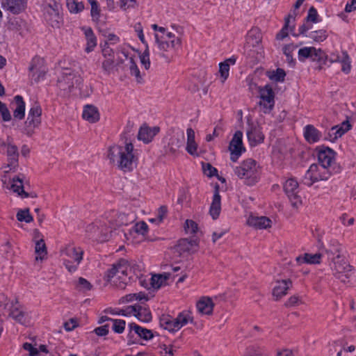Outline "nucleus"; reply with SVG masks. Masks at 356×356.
Segmentation results:
<instances>
[{"label":"nucleus","mask_w":356,"mask_h":356,"mask_svg":"<svg viewBox=\"0 0 356 356\" xmlns=\"http://www.w3.org/2000/svg\"><path fill=\"white\" fill-rule=\"evenodd\" d=\"M107 158L111 163L124 172L132 171L138 161L136 150L134 149L132 143L127 140L124 145L109 147Z\"/></svg>","instance_id":"obj_1"},{"label":"nucleus","mask_w":356,"mask_h":356,"mask_svg":"<svg viewBox=\"0 0 356 356\" xmlns=\"http://www.w3.org/2000/svg\"><path fill=\"white\" fill-rule=\"evenodd\" d=\"M105 278L106 282L124 289L131 281L136 280L138 276L130 263L127 259H120L107 270Z\"/></svg>","instance_id":"obj_2"},{"label":"nucleus","mask_w":356,"mask_h":356,"mask_svg":"<svg viewBox=\"0 0 356 356\" xmlns=\"http://www.w3.org/2000/svg\"><path fill=\"white\" fill-rule=\"evenodd\" d=\"M235 175L241 179H244L245 184L253 186L260 178L259 167L257 162L248 159L243 161L240 165L234 168Z\"/></svg>","instance_id":"obj_3"},{"label":"nucleus","mask_w":356,"mask_h":356,"mask_svg":"<svg viewBox=\"0 0 356 356\" xmlns=\"http://www.w3.org/2000/svg\"><path fill=\"white\" fill-rule=\"evenodd\" d=\"M63 264L70 272H74L83 259V251L81 248L67 245L60 250Z\"/></svg>","instance_id":"obj_4"},{"label":"nucleus","mask_w":356,"mask_h":356,"mask_svg":"<svg viewBox=\"0 0 356 356\" xmlns=\"http://www.w3.org/2000/svg\"><path fill=\"white\" fill-rule=\"evenodd\" d=\"M86 232L90 237L99 242L108 241L112 235L111 227L105 218L88 225Z\"/></svg>","instance_id":"obj_5"},{"label":"nucleus","mask_w":356,"mask_h":356,"mask_svg":"<svg viewBox=\"0 0 356 356\" xmlns=\"http://www.w3.org/2000/svg\"><path fill=\"white\" fill-rule=\"evenodd\" d=\"M319 166L322 170H326L331 175L339 170V167L335 162V152L330 147H323L318 152Z\"/></svg>","instance_id":"obj_6"},{"label":"nucleus","mask_w":356,"mask_h":356,"mask_svg":"<svg viewBox=\"0 0 356 356\" xmlns=\"http://www.w3.org/2000/svg\"><path fill=\"white\" fill-rule=\"evenodd\" d=\"M259 106L264 113H269L273 109L275 106V92L270 85L267 84L264 86L258 88Z\"/></svg>","instance_id":"obj_7"},{"label":"nucleus","mask_w":356,"mask_h":356,"mask_svg":"<svg viewBox=\"0 0 356 356\" xmlns=\"http://www.w3.org/2000/svg\"><path fill=\"white\" fill-rule=\"evenodd\" d=\"M82 78L74 71L66 69L60 77L58 78V85L60 90L70 92L72 90L81 84Z\"/></svg>","instance_id":"obj_8"},{"label":"nucleus","mask_w":356,"mask_h":356,"mask_svg":"<svg viewBox=\"0 0 356 356\" xmlns=\"http://www.w3.org/2000/svg\"><path fill=\"white\" fill-rule=\"evenodd\" d=\"M330 177L328 171L322 170L319 165L313 163L302 177V182L307 186H311L315 182L328 179Z\"/></svg>","instance_id":"obj_9"},{"label":"nucleus","mask_w":356,"mask_h":356,"mask_svg":"<svg viewBox=\"0 0 356 356\" xmlns=\"http://www.w3.org/2000/svg\"><path fill=\"white\" fill-rule=\"evenodd\" d=\"M155 40L159 49L163 52L178 49L181 45L180 38L175 37V35L170 32H168L165 35L156 33Z\"/></svg>","instance_id":"obj_10"},{"label":"nucleus","mask_w":356,"mask_h":356,"mask_svg":"<svg viewBox=\"0 0 356 356\" xmlns=\"http://www.w3.org/2000/svg\"><path fill=\"white\" fill-rule=\"evenodd\" d=\"M331 268L335 277L343 283L349 281L353 271V267L348 264L344 258L334 261Z\"/></svg>","instance_id":"obj_11"},{"label":"nucleus","mask_w":356,"mask_h":356,"mask_svg":"<svg viewBox=\"0 0 356 356\" xmlns=\"http://www.w3.org/2000/svg\"><path fill=\"white\" fill-rule=\"evenodd\" d=\"M41 114L42 109L38 105H34L29 110L24 129V132L27 136H31L33 134L35 128L40 124Z\"/></svg>","instance_id":"obj_12"},{"label":"nucleus","mask_w":356,"mask_h":356,"mask_svg":"<svg viewBox=\"0 0 356 356\" xmlns=\"http://www.w3.org/2000/svg\"><path fill=\"white\" fill-rule=\"evenodd\" d=\"M310 58L313 61H317L320 65L325 64L327 56L321 49L315 47H303L298 51V58L300 61H304L306 58ZM321 69V65L318 67Z\"/></svg>","instance_id":"obj_13"},{"label":"nucleus","mask_w":356,"mask_h":356,"mask_svg":"<svg viewBox=\"0 0 356 356\" xmlns=\"http://www.w3.org/2000/svg\"><path fill=\"white\" fill-rule=\"evenodd\" d=\"M284 191L291 205L298 208L302 204L301 197L299 195V185L294 179H289L284 184Z\"/></svg>","instance_id":"obj_14"},{"label":"nucleus","mask_w":356,"mask_h":356,"mask_svg":"<svg viewBox=\"0 0 356 356\" xmlns=\"http://www.w3.org/2000/svg\"><path fill=\"white\" fill-rule=\"evenodd\" d=\"M105 218L110 227H111L112 231L122 225H128L134 220L132 217L114 211H111Z\"/></svg>","instance_id":"obj_15"},{"label":"nucleus","mask_w":356,"mask_h":356,"mask_svg":"<svg viewBox=\"0 0 356 356\" xmlns=\"http://www.w3.org/2000/svg\"><path fill=\"white\" fill-rule=\"evenodd\" d=\"M242 137V132L237 131L235 132L229 143V149L231 152L230 159L234 162L236 161L242 152L245 151L243 147Z\"/></svg>","instance_id":"obj_16"},{"label":"nucleus","mask_w":356,"mask_h":356,"mask_svg":"<svg viewBox=\"0 0 356 356\" xmlns=\"http://www.w3.org/2000/svg\"><path fill=\"white\" fill-rule=\"evenodd\" d=\"M28 0H1L3 9L13 14L19 15L23 13L27 6Z\"/></svg>","instance_id":"obj_17"},{"label":"nucleus","mask_w":356,"mask_h":356,"mask_svg":"<svg viewBox=\"0 0 356 356\" xmlns=\"http://www.w3.org/2000/svg\"><path fill=\"white\" fill-rule=\"evenodd\" d=\"M247 136L251 146H256L264 142V135L258 124H248Z\"/></svg>","instance_id":"obj_18"},{"label":"nucleus","mask_w":356,"mask_h":356,"mask_svg":"<svg viewBox=\"0 0 356 356\" xmlns=\"http://www.w3.org/2000/svg\"><path fill=\"white\" fill-rule=\"evenodd\" d=\"M7 29L21 37L28 33L26 22L20 17H10L7 22Z\"/></svg>","instance_id":"obj_19"},{"label":"nucleus","mask_w":356,"mask_h":356,"mask_svg":"<svg viewBox=\"0 0 356 356\" xmlns=\"http://www.w3.org/2000/svg\"><path fill=\"white\" fill-rule=\"evenodd\" d=\"M324 252L327 259L331 260L332 263H334V261H339L343 259L341 255V244L336 239H332L330 241V242L324 247Z\"/></svg>","instance_id":"obj_20"},{"label":"nucleus","mask_w":356,"mask_h":356,"mask_svg":"<svg viewBox=\"0 0 356 356\" xmlns=\"http://www.w3.org/2000/svg\"><path fill=\"white\" fill-rule=\"evenodd\" d=\"M43 60L39 57H34L29 66V76L35 83L43 79L45 75V70L42 67Z\"/></svg>","instance_id":"obj_21"},{"label":"nucleus","mask_w":356,"mask_h":356,"mask_svg":"<svg viewBox=\"0 0 356 356\" xmlns=\"http://www.w3.org/2000/svg\"><path fill=\"white\" fill-rule=\"evenodd\" d=\"M10 140L11 138L8 136L7 138V156L8 161L7 167L11 170H15L18 165L19 152L17 147L12 144Z\"/></svg>","instance_id":"obj_22"},{"label":"nucleus","mask_w":356,"mask_h":356,"mask_svg":"<svg viewBox=\"0 0 356 356\" xmlns=\"http://www.w3.org/2000/svg\"><path fill=\"white\" fill-rule=\"evenodd\" d=\"M350 127L351 125L348 120L343 122L340 126H334L329 130L325 139L334 142L350 130Z\"/></svg>","instance_id":"obj_23"},{"label":"nucleus","mask_w":356,"mask_h":356,"mask_svg":"<svg viewBox=\"0 0 356 356\" xmlns=\"http://www.w3.org/2000/svg\"><path fill=\"white\" fill-rule=\"evenodd\" d=\"M197 246V241L196 239L181 238L178 241L176 245L174 247V250L179 255L183 254L185 252H190L193 250V248Z\"/></svg>","instance_id":"obj_24"},{"label":"nucleus","mask_w":356,"mask_h":356,"mask_svg":"<svg viewBox=\"0 0 356 356\" xmlns=\"http://www.w3.org/2000/svg\"><path fill=\"white\" fill-rule=\"evenodd\" d=\"M291 286L292 282L289 279L277 281L273 291V295L276 300L285 296Z\"/></svg>","instance_id":"obj_25"},{"label":"nucleus","mask_w":356,"mask_h":356,"mask_svg":"<svg viewBox=\"0 0 356 356\" xmlns=\"http://www.w3.org/2000/svg\"><path fill=\"white\" fill-rule=\"evenodd\" d=\"M221 210V198L219 194L218 186H216L213 196L212 202L210 206L209 213L213 220L218 218Z\"/></svg>","instance_id":"obj_26"},{"label":"nucleus","mask_w":356,"mask_h":356,"mask_svg":"<svg viewBox=\"0 0 356 356\" xmlns=\"http://www.w3.org/2000/svg\"><path fill=\"white\" fill-rule=\"evenodd\" d=\"M159 128L157 127L150 128L147 126H143L140 127L138 131V138L145 143H148L152 141V138L159 133Z\"/></svg>","instance_id":"obj_27"},{"label":"nucleus","mask_w":356,"mask_h":356,"mask_svg":"<svg viewBox=\"0 0 356 356\" xmlns=\"http://www.w3.org/2000/svg\"><path fill=\"white\" fill-rule=\"evenodd\" d=\"M197 311L202 314L210 315L213 312L214 303L209 297H202L196 305Z\"/></svg>","instance_id":"obj_28"},{"label":"nucleus","mask_w":356,"mask_h":356,"mask_svg":"<svg viewBox=\"0 0 356 356\" xmlns=\"http://www.w3.org/2000/svg\"><path fill=\"white\" fill-rule=\"evenodd\" d=\"M271 220L266 216H250L248 220V224L256 229H267L271 227Z\"/></svg>","instance_id":"obj_29"},{"label":"nucleus","mask_w":356,"mask_h":356,"mask_svg":"<svg viewBox=\"0 0 356 356\" xmlns=\"http://www.w3.org/2000/svg\"><path fill=\"white\" fill-rule=\"evenodd\" d=\"M81 29L86 39V47L85 50L88 53L91 52L97 46V38L90 27H82Z\"/></svg>","instance_id":"obj_30"},{"label":"nucleus","mask_w":356,"mask_h":356,"mask_svg":"<svg viewBox=\"0 0 356 356\" xmlns=\"http://www.w3.org/2000/svg\"><path fill=\"white\" fill-rule=\"evenodd\" d=\"M82 117L87 121L94 123L99 120V113L95 106L92 105H86L83 108Z\"/></svg>","instance_id":"obj_31"},{"label":"nucleus","mask_w":356,"mask_h":356,"mask_svg":"<svg viewBox=\"0 0 356 356\" xmlns=\"http://www.w3.org/2000/svg\"><path fill=\"white\" fill-rule=\"evenodd\" d=\"M184 134L181 132L180 134H177L172 136L168 145V151L171 154L176 153L178 149L183 146L184 143Z\"/></svg>","instance_id":"obj_32"},{"label":"nucleus","mask_w":356,"mask_h":356,"mask_svg":"<svg viewBox=\"0 0 356 356\" xmlns=\"http://www.w3.org/2000/svg\"><path fill=\"white\" fill-rule=\"evenodd\" d=\"M236 57L232 56L219 64V72L222 83H224L227 79L230 65H234L236 63Z\"/></svg>","instance_id":"obj_33"},{"label":"nucleus","mask_w":356,"mask_h":356,"mask_svg":"<svg viewBox=\"0 0 356 356\" xmlns=\"http://www.w3.org/2000/svg\"><path fill=\"white\" fill-rule=\"evenodd\" d=\"M187 145L186 151L192 156H197V145L195 140V131L192 128L187 129Z\"/></svg>","instance_id":"obj_34"},{"label":"nucleus","mask_w":356,"mask_h":356,"mask_svg":"<svg viewBox=\"0 0 356 356\" xmlns=\"http://www.w3.org/2000/svg\"><path fill=\"white\" fill-rule=\"evenodd\" d=\"M304 136L307 142L314 143L319 140L321 134L313 125L308 124L305 127Z\"/></svg>","instance_id":"obj_35"},{"label":"nucleus","mask_w":356,"mask_h":356,"mask_svg":"<svg viewBox=\"0 0 356 356\" xmlns=\"http://www.w3.org/2000/svg\"><path fill=\"white\" fill-rule=\"evenodd\" d=\"M323 254L316 253V254H308L305 253L303 255L299 256L296 257V261L299 264H319L321 262V258L323 256Z\"/></svg>","instance_id":"obj_36"},{"label":"nucleus","mask_w":356,"mask_h":356,"mask_svg":"<svg viewBox=\"0 0 356 356\" xmlns=\"http://www.w3.org/2000/svg\"><path fill=\"white\" fill-rule=\"evenodd\" d=\"M16 108L13 111L14 118L18 120H22L25 115V102L20 95L15 97Z\"/></svg>","instance_id":"obj_37"},{"label":"nucleus","mask_w":356,"mask_h":356,"mask_svg":"<svg viewBox=\"0 0 356 356\" xmlns=\"http://www.w3.org/2000/svg\"><path fill=\"white\" fill-rule=\"evenodd\" d=\"M10 189L22 197H29V194L24 191L23 181L19 177H14L10 185Z\"/></svg>","instance_id":"obj_38"},{"label":"nucleus","mask_w":356,"mask_h":356,"mask_svg":"<svg viewBox=\"0 0 356 356\" xmlns=\"http://www.w3.org/2000/svg\"><path fill=\"white\" fill-rule=\"evenodd\" d=\"M129 326L131 330H134L138 337L145 340L151 339L154 337L152 332L150 330L142 327L135 323H130Z\"/></svg>","instance_id":"obj_39"},{"label":"nucleus","mask_w":356,"mask_h":356,"mask_svg":"<svg viewBox=\"0 0 356 356\" xmlns=\"http://www.w3.org/2000/svg\"><path fill=\"white\" fill-rule=\"evenodd\" d=\"M135 316L141 322L149 323L152 319V316L149 308L138 305Z\"/></svg>","instance_id":"obj_40"},{"label":"nucleus","mask_w":356,"mask_h":356,"mask_svg":"<svg viewBox=\"0 0 356 356\" xmlns=\"http://www.w3.org/2000/svg\"><path fill=\"white\" fill-rule=\"evenodd\" d=\"M43 10L45 14L49 16L58 17L59 5L55 0H50L49 3L43 5Z\"/></svg>","instance_id":"obj_41"},{"label":"nucleus","mask_w":356,"mask_h":356,"mask_svg":"<svg viewBox=\"0 0 356 356\" xmlns=\"http://www.w3.org/2000/svg\"><path fill=\"white\" fill-rule=\"evenodd\" d=\"M177 321V326L179 330L186 325L188 322H193V318L191 316V314L189 312L184 311L178 314L175 318Z\"/></svg>","instance_id":"obj_42"},{"label":"nucleus","mask_w":356,"mask_h":356,"mask_svg":"<svg viewBox=\"0 0 356 356\" xmlns=\"http://www.w3.org/2000/svg\"><path fill=\"white\" fill-rule=\"evenodd\" d=\"M169 278V275H154L151 278V286L155 289H159L162 286L166 284L167 280Z\"/></svg>","instance_id":"obj_43"},{"label":"nucleus","mask_w":356,"mask_h":356,"mask_svg":"<svg viewBox=\"0 0 356 356\" xmlns=\"http://www.w3.org/2000/svg\"><path fill=\"white\" fill-rule=\"evenodd\" d=\"M266 74L269 79L275 82H283L286 76V72L282 68H277L276 70L268 71Z\"/></svg>","instance_id":"obj_44"},{"label":"nucleus","mask_w":356,"mask_h":356,"mask_svg":"<svg viewBox=\"0 0 356 356\" xmlns=\"http://www.w3.org/2000/svg\"><path fill=\"white\" fill-rule=\"evenodd\" d=\"M35 252L37 254V256L35 257V259L37 261L42 260L47 255V248L43 239H40L36 242Z\"/></svg>","instance_id":"obj_45"},{"label":"nucleus","mask_w":356,"mask_h":356,"mask_svg":"<svg viewBox=\"0 0 356 356\" xmlns=\"http://www.w3.org/2000/svg\"><path fill=\"white\" fill-rule=\"evenodd\" d=\"M261 41V34L257 29H252L248 35L247 43L252 47L260 44Z\"/></svg>","instance_id":"obj_46"},{"label":"nucleus","mask_w":356,"mask_h":356,"mask_svg":"<svg viewBox=\"0 0 356 356\" xmlns=\"http://www.w3.org/2000/svg\"><path fill=\"white\" fill-rule=\"evenodd\" d=\"M177 321L175 318L166 317L163 318L161 321V325L170 332H176L179 330L177 326Z\"/></svg>","instance_id":"obj_47"},{"label":"nucleus","mask_w":356,"mask_h":356,"mask_svg":"<svg viewBox=\"0 0 356 356\" xmlns=\"http://www.w3.org/2000/svg\"><path fill=\"white\" fill-rule=\"evenodd\" d=\"M67 6L71 13H79L84 9L83 2L78 0H67Z\"/></svg>","instance_id":"obj_48"},{"label":"nucleus","mask_w":356,"mask_h":356,"mask_svg":"<svg viewBox=\"0 0 356 356\" xmlns=\"http://www.w3.org/2000/svg\"><path fill=\"white\" fill-rule=\"evenodd\" d=\"M16 218L19 222L30 223L33 220V216L30 214L29 209H19L16 215Z\"/></svg>","instance_id":"obj_49"},{"label":"nucleus","mask_w":356,"mask_h":356,"mask_svg":"<svg viewBox=\"0 0 356 356\" xmlns=\"http://www.w3.org/2000/svg\"><path fill=\"white\" fill-rule=\"evenodd\" d=\"M309 37L314 41L321 42L324 41L327 38V34L325 30L321 29L309 33Z\"/></svg>","instance_id":"obj_50"},{"label":"nucleus","mask_w":356,"mask_h":356,"mask_svg":"<svg viewBox=\"0 0 356 356\" xmlns=\"http://www.w3.org/2000/svg\"><path fill=\"white\" fill-rule=\"evenodd\" d=\"M129 63H130L129 70H130L131 74L136 77V81L138 83H141L143 81V79H142V76H140V70L132 57H131L129 58Z\"/></svg>","instance_id":"obj_51"},{"label":"nucleus","mask_w":356,"mask_h":356,"mask_svg":"<svg viewBox=\"0 0 356 356\" xmlns=\"http://www.w3.org/2000/svg\"><path fill=\"white\" fill-rule=\"evenodd\" d=\"M296 46H294L292 44L285 45L283 47V53L286 56V61L291 65H293L295 64V61L292 57V53L296 49Z\"/></svg>","instance_id":"obj_52"},{"label":"nucleus","mask_w":356,"mask_h":356,"mask_svg":"<svg viewBox=\"0 0 356 356\" xmlns=\"http://www.w3.org/2000/svg\"><path fill=\"white\" fill-rule=\"evenodd\" d=\"M10 316L17 321L22 323L24 318V313L17 306H12L10 312Z\"/></svg>","instance_id":"obj_53"},{"label":"nucleus","mask_w":356,"mask_h":356,"mask_svg":"<svg viewBox=\"0 0 356 356\" xmlns=\"http://www.w3.org/2000/svg\"><path fill=\"white\" fill-rule=\"evenodd\" d=\"M341 71L345 74H349L351 70L350 58L347 51L343 52V56L341 58Z\"/></svg>","instance_id":"obj_54"},{"label":"nucleus","mask_w":356,"mask_h":356,"mask_svg":"<svg viewBox=\"0 0 356 356\" xmlns=\"http://www.w3.org/2000/svg\"><path fill=\"white\" fill-rule=\"evenodd\" d=\"M115 63L112 56L107 57L102 62V69L106 74H110L114 69Z\"/></svg>","instance_id":"obj_55"},{"label":"nucleus","mask_w":356,"mask_h":356,"mask_svg":"<svg viewBox=\"0 0 356 356\" xmlns=\"http://www.w3.org/2000/svg\"><path fill=\"white\" fill-rule=\"evenodd\" d=\"M184 227L186 233L188 234H195L198 231L197 224L192 220H186Z\"/></svg>","instance_id":"obj_56"},{"label":"nucleus","mask_w":356,"mask_h":356,"mask_svg":"<svg viewBox=\"0 0 356 356\" xmlns=\"http://www.w3.org/2000/svg\"><path fill=\"white\" fill-rule=\"evenodd\" d=\"M113 322V330L118 334L122 333L125 328L126 322L121 319H111Z\"/></svg>","instance_id":"obj_57"},{"label":"nucleus","mask_w":356,"mask_h":356,"mask_svg":"<svg viewBox=\"0 0 356 356\" xmlns=\"http://www.w3.org/2000/svg\"><path fill=\"white\" fill-rule=\"evenodd\" d=\"M290 18H293L291 15H288L287 17L285 18V24L284 27L281 29V31L277 34L276 38L277 40H283L288 35V27Z\"/></svg>","instance_id":"obj_58"},{"label":"nucleus","mask_w":356,"mask_h":356,"mask_svg":"<svg viewBox=\"0 0 356 356\" xmlns=\"http://www.w3.org/2000/svg\"><path fill=\"white\" fill-rule=\"evenodd\" d=\"M140 59L142 65L145 67L146 70H148L150 67L149 51L148 45H146V48L143 51V54L140 56Z\"/></svg>","instance_id":"obj_59"},{"label":"nucleus","mask_w":356,"mask_h":356,"mask_svg":"<svg viewBox=\"0 0 356 356\" xmlns=\"http://www.w3.org/2000/svg\"><path fill=\"white\" fill-rule=\"evenodd\" d=\"M0 113L2 116V119L4 122H8L11 120L10 113L7 108L6 104L0 101Z\"/></svg>","instance_id":"obj_60"},{"label":"nucleus","mask_w":356,"mask_h":356,"mask_svg":"<svg viewBox=\"0 0 356 356\" xmlns=\"http://www.w3.org/2000/svg\"><path fill=\"white\" fill-rule=\"evenodd\" d=\"M100 8L98 3H94L91 5L90 14L94 22H98L100 17Z\"/></svg>","instance_id":"obj_61"},{"label":"nucleus","mask_w":356,"mask_h":356,"mask_svg":"<svg viewBox=\"0 0 356 356\" xmlns=\"http://www.w3.org/2000/svg\"><path fill=\"white\" fill-rule=\"evenodd\" d=\"M133 228L136 233L144 235L147 232L148 226L145 222L142 221L136 223Z\"/></svg>","instance_id":"obj_62"},{"label":"nucleus","mask_w":356,"mask_h":356,"mask_svg":"<svg viewBox=\"0 0 356 356\" xmlns=\"http://www.w3.org/2000/svg\"><path fill=\"white\" fill-rule=\"evenodd\" d=\"M318 13L317 10L312 6L308 10V14L306 17V21L307 22H312L313 23H316L318 22Z\"/></svg>","instance_id":"obj_63"},{"label":"nucleus","mask_w":356,"mask_h":356,"mask_svg":"<svg viewBox=\"0 0 356 356\" xmlns=\"http://www.w3.org/2000/svg\"><path fill=\"white\" fill-rule=\"evenodd\" d=\"M203 170L204 174H206L208 177H213L217 174V169L213 167L210 163H207L203 165Z\"/></svg>","instance_id":"obj_64"}]
</instances>
